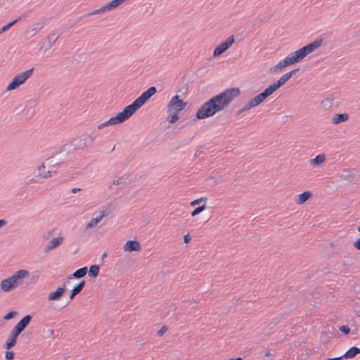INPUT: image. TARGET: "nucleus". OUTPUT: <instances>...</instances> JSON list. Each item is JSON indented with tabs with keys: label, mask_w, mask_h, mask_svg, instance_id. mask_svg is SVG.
<instances>
[{
	"label": "nucleus",
	"mask_w": 360,
	"mask_h": 360,
	"mask_svg": "<svg viewBox=\"0 0 360 360\" xmlns=\"http://www.w3.org/2000/svg\"><path fill=\"white\" fill-rule=\"evenodd\" d=\"M18 313L15 311H9L8 314H6L4 319L5 320H11L13 318H15L16 316H17Z\"/></svg>",
	"instance_id": "37"
},
{
	"label": "nucleus",
	"mask_w": 360,
	"mask_h": 360,
	"mask_svg": "<svg viewBox=\"0 0 360 360\" xmlns=\"http://www.w3.org/2000/svg\"><path fill=\"white\" fill-rule=\"evenodd\" d=\"M251 108H250V105H248V103H247L245 105H244L243 108H242V111H248L249 110H250Z\"/></svg>",
	"instance_id": "45"
},
{
	"label": "nucleus",
	"mask_w": 360,
	"mask_h": 360,
	"mask_svg": "<svg viewBox=\"0 0 360 360\" xmlns=\"http://www.w3.org/2000/svg\"><path fill=\"white\" fill-rule=\"evenodd\" d=\"M131 117L130 114L124 108L122 112H118L115 116L104 122L103 124L105 127L120 124L127 120Z\"/></svg>",
	"instance_id": "7"
},
{
	"label": "nucleus",
	"mask_w": 360,
	"mask_h": 360,
	"mask_svg": "<svg viewBox=\"0 0 360 360\" xmlns=\"http://www.w3.org/2000/svg\"><path fill=\"white\" fill-rule=\"evenodd\" d=\"M104 127H105V125H104L103 122V123H101V124H98V127H97V128H98V129H103V128H104Z\"/></svg>",
	"instance_id": "52"
},
{
	"label": "nucleus",
	"mask_w": 360,
	"mask_h": 360,
	"mask_svg": "<svg viewBox=\"0 0 360 360\" xmlns=\"http://www.w3.org/2000/svg\"><path fill=\"white\" fill-rule=\"evenodd\" d=\"M99 266L97 264L91 265L89 269V276L91 278H96L98 276L99 273Z\"/></svg>",
	"instance_id": "29"
},
{
	"label": "nucleus",
	"mask_w": 360,
	"mask_h": 360,
	"mask_svg": "<svg viewBox=\"0 0 360 360\" xmlns=\"http://www.w3.org/2000/svg\"><path fill=\"white\" fill-rule=\"evenodd\" d=\"M240 95V90L238 87L224 90L204 103L196 112V118L202 120L214 115L217 112L227 108Z\"/></svg>",
	"instance_id": "1"
},
{
	"label": "nucleus",
	"mask_w": 360,
	"mask_h": 360,
	"mask_svg": "<svg viewBox=\"0 0 360 360\" xmlns=\"http://www.w3.org/2000/svg\"><path fill=\"white\" fill-rule=\"evenodd\" d=\"M248 103L250 105V108H252L255 107V105L251 101H250Z\"/></svg>",
	"instance_id": "51"
},
{
	"label": "nucleus",
	"mask_w": 360,
	"mask_h": 360,
	"mask_svg": "<svg viewBox=\"0 0 360 360\" xmlns=\"http://www.w3.org/2000/svg\"><path fill=\"white\" fill-rule=\"evenodd\" d=\"M265 356H271V354H270L269 351H266V353H265Z\"/></svg>",
	"instance_id": "53"
},
{
	"label": "nucleus",
	"mask_w": 360,
	"mask_h": 360,
	"mask_svg": "<svg viewBox=\"0 0 360 360\" xmlns=\"http://www.w3.org/2000/svg\"><path fill=\"white\" fill-rule=\"evenodd\" d=\"M178 114L179 112H174V114L167 117V121L171 124L175 123L179 118Z\"/></svg>",
	"instance_id": "32"
},
{
	"label": "nucleus",
	"mask_w": 360,
	"mask_h": 360,
	"mask_svg": "<svg viewBox=\"0 0 360 360\" xmlns=\"http://www.w3.org/2000/svg\"><path fill=\"white\" fill-rule=\"evenodd\" d=\"M32 318L31 315L27 314L14 326L4 345V349L8 350L16 345L18 337L29 325Z\"/></svg>",
	"instance_id": "3"
},
{
	"label": "nucleus",
	"mask_w": 360,
	"mask_h": 360,
	"mask_svg": "<svg viewBox=\"0 0 360 360\" xmlns=\"http://www.w3.org/2000/svg\"><path fill=\"white\" fill-rule=\"evenodd\" d=\"M95 138L96 136H93L91 134L84 139L75 138L71 141L70 144L73 146L74 149H84L88 145L91 144L95 140Z\"/></svg>",
	"instance_id": "8"
},
{
	"label": "nucleus",
	"mask_w": 360,
	"mask_h": 360,
	"mask_svg": "<svg viewBox=\"0 0 360 360\" xmlns=\"http://www.w3.org/2000/svg\"><path fill=\"white\" fill-rule=\"evenodd\" d=\"M120 4H122L121 0H112L109 3L106 4L105 6L101 7L100 8L89 13L86 15H92L96 14H99L101 13L110 11L117 7H118Z\"/></svg>",
	"instance_id": "10"
},
{
	"label": "nucleus",
	"mask_w": 360,
	"mask_h": 360,
	"mask_svg": "<svg viewBox=\"0 0 360 360\" xmlns=\"http://www.w3.org/2000/svg\"><path fill=\"white\" fill-rule=\"evenodd\" d=\"M65 148V146H63V148L61 151L59 153L58 155L56 158L55 160L53 161V163L56 166L60 165L68 160V153H63V151L64 150V148Z\"/></svg>",
	"instance_id": "15"
},
{
	"label": "nucleus",
	"mask_w": 360,
	"mask_h": 360,
	"mask_svg": "<svg viewBox=\"0 0 360 360\" xmlns=\"http://www.w3.org/2000/svg\"><path fill=\"white\" fill-rule=\"evenodd\" d=\"M59 36H57V37H55L54 34H50L49 36H48V39H49V41L50 43V45L49 46L51 47L53 44L56 43V41H57V39H58Z\"/></svg>",
	"instance_id": "36"
},
{
	"label": "nucleus",
	"mask_w": 360,
	"mask_h": 360,
	"mask_svg": "<svg viewBox=\"0 0 360 360\" xmlns=\"http://www.w3.org/2000/svg\"><path fill=\"white\" fill-rule=\"evenodd\" d=\"M87 272V268L86 267H82L77 270H76L72 274H71L68 279H71L72 277L75 278H81L84 277Z\"/></svg>",
	"instance_id": "27"
},
{
	"label": "nucleus",
	"mask_w": 360,
	"mask_h": 360,
	"mask_svg": "<svg viewBox=\"0 0 360 360\" xmlns=\"http://www.w3.org/2000/svg\"><path fill=\"white\" fill-rule=\"evenodd\" d=\"M34 68H32L23 72H21L17 75H15L12 81L9 83V84L6 87V91H12L18 89L20 85L24 84L25 81L30 77L32 74L33 73Z\"/></svg>",
	"instance_id": "5"
},
{
	"label": "nucleus",
	"mask_w": 360,
	"mask_h": 360,
	"mask_svg": "<svg viewBox=\"0 0 360 360\" xmlns=\"http://www.w3.org/2000/svg\"><path fill=\"white\" fill-rule=\"evenodd\" d=\"M0 286L1 290L4 292H10L15 288L9 278L2 280Z\"/></svg>",
	"instance_id": "21"
},
{
	"label": "nucleus",
	"mask_w": 360,
	"mask_h": 360,
	"mask_svg": "<svg viewBox=\"0 0 360 360\" xmlns=\"http://www.w3.org/2000/svg\"><path fill=\"white\" fill-rule=\"evenodd\" d=\"M312 195L311 191H306L298 195L297 198L296 199V203L297 205H302L305 203Z\"/></svg>",
	"instance_id": "20"
},
{
	"label": "nucleus",
	"mask_w": 360,
	"mask_h": 360,
	"mask_svg": "<svg viewBox=\"0 0 360 360\" xmlns=\"http://www.w3.org/2000/svg\"><path fill=\"white\" fill-rule=\"evenodd\" d=\"M272 91L269 87H266L262 93H259L255 96L259 104L262 103L267 97L272 94Z\"/></svg>",
	"instance_id": "23"
},
{
	"label": "nucleus",
	"mask_w": 360,
	"mask_h": 360,
	"mask_svg": "<svg viewBox=\"0 0 360 360\" xmlns=\"http://www.w3.org/2000/svg\"><path fill=\"white\" fill-rule=\"evenodd\" d=\"M80 191H81V188H73L71 191L73 193H76Z\"/></svg>",
	"instance_id": "49"
},
{
	"label": "nucleus",
	"mask_w": 360,
	"mask_h": 360,
	"mask_svg": "<svg viewBox=\"0 0 360 360\" xmlns=\"http://www.w3.org/2000/svg\"><path fill=\"white\" fill-rule=\"evenodd\" d=\"M155 86H150L143 91L140 96L135 99L130 105L125 107L128 112L132 116L136 110L143 105L155 93Z\"/></svg>",
	"instance_id": "4"
},
{
	"label": "nucleus",
	"mask_w": 360,
	"mask_h": 360,
	"mask_svg": "<svg viewBox=\"0 0 360 360\" xmlns=\"http://www.w3.org/2000/svg\"><path fill=\"white\" fill-rule=\"evenodd\" d=\"M340 330L345 335H348L350 333V328L348 326H342L340 327Z\"/></svg>",
	"instance_id": "40"
},
{
	"label": "nucleus",
	"mask_w": 360,
	"mask_h": 360,
	"mask_svg": "<svg viewBox=\"0 0 360 360\" xmlns=\"http://www.w3.org/2000/svg\"><path fill=\"white\" fill-rule=\"evenodd\" d=\"M333 98L331 97H328L323 99L321 103V107L325 110H330L333 106Z\"/></svg>",
	"instance_id": "28"
},
{
	"label": "nucleus",
	"mask_w": 360,
	"mask_h": 360,
	"mask_svg": "<svg viewBox=\"0 0 360 360\" xmlns=\"http://www.w3.org/2000/svg\"><path fill=\"white\" fill-rule=\"evenodd\" d=\"M86 284L85 281H81L77 285H75L71 290L70 295V300H73L76 295L79 294L84 288Z\"/></svg>",
	"instance_id": "18"
},
{
	"label": "nucleus",
	"mask_w": 360,
	"mask_h": 360,
	"mask_svg": "<svg viewBox=\"0 0 360 360\" xmlns=\"http://www.w3.org/2000/svg\"><path fill=\"white\" fill-rule=\"evenodd\" d=\"M168 330V327L167 326H163L157 333L159 337L162 336Z\"/></svg>",
	"instance_id": "41"
},
{
	"label": "nucleus",
	"mask_w": 360,
	"mask_h": 360,
	"mask_svg": "<svg viewBox=\"0 0 360 360\" xmlns=\"http://www.w3.org/2000/svg\"><path fill=\"white\" fill-rule=\"evenodd\" d=\"M14 25H15V23L13 21H11L9 23L6 24V25L3 26L1 28H0V34L4 33V32L8 30Z\"/></svg>",
	"instance_id": "35"
},
{
	"label": "nucleus",
	"mask_w": 360,
	"mask_h": 360,
	"mask_svg": "<svg viewBox=\"0 0 360 360\" xmlns=\"http://www.w3.org/2000/svg\"><path fill=\"white\" fill-rule=\"evenodd\" d=\"M344 358L342 356H338V357H334V358H329L328 360H341Z\"/></svg>",
	"instance_id": "47"
},
{
	"label": "nucleus",
	"mask_w": 360,
	"mask_h": 360,
	"mask_svg": "<svg viewBox=\"0 0 360 360\" xmlns=\"http://www.w3.org/2000/svg\"><path fill=\"white\" fill-rule=\"evenodd\" d=\"M354 246L359 250H360V238L357 239L354 243Z\"/></svg>",
	"instance_id": "44"
},
{
	"label": "nucleus",
	"mask_w": 360,
	"mask_h": 360,
	"mask_svg": "<svg viewBox=\"0 0 360 360\" xmlns=\"http://www.w3.org/2000/svg\"><path fill=\"white\" fill-rule=\"evenodd\" d=\"M30 11H27L25 12H24L23 13H22L19 17H18L16 19H15L14 20H13V22L15 24L17 23L18 21L21 20L23 18H25L28 14L30 13Z\"/></svg>",
	"instance_id": "39"
},
{
	"label": "nucleus",
	"mask_w": 360,
	"mask_h": 360,
	"mask_svg": "<svg viewBox=\"0 0 360 360\" xmlns=\"http://www.w3.org/2000/svg\"><path fill=\"white\" fill-rule=\"evenodd\" d=\"M205 209H206V205L204 203L203 205H200L198 207H196L195 210H193L191 212V214L192 217H195V216L199 214L200 213H201Z\"/></svg>",
	"instance_id": "30"
},
{
	"label": "nucleus",
	"mask_w": 360,
	"mask_h": 360,
	"mask_svg": "<svg viewBox=\"0 0 360 360\" xmlns=\"http://www.w3.org/2000/svg\"><path fill=\"white\" fill-rule=\"evenodd\" d=\"M272 91L269 87H266L262 93H259L255 96L259 104L262 103L267 97L272 94Z\"/></svg>",
	"instance_id": "24"
},
{
	"label": "nucleus",
	"mask_w": 360,
	"mask_h": 360,
	"mask_svg": "<svg viewBox=\"0 0 360 360\" xmlns=\"http://www.w3.org/2000/svg\"><path fill=\"white\" fill-rule=\"evenodd\" d=\"M50 170L44 171L45 166L44 164H42L41 166L39 167V175L43 178H49L51 176L52 172H56L55 169V165H52L49 167Z\"/></svg>",
	"instance_id": "16"
},
{
	"label": "nucleus",
	"mask_w": 360,
	"mask_h": 360,
	"mask_svg": "<svg viewBox=\"0 0 360 360\" xmlns=\"http://www.w3.org/2000/svg\"><path fill=\"white\" fill-rule=\"evenodd\" d=\"M15 357V353L13 351L7 350L5 352V358L7 360H13Z\"/></svg>",
	"instance_id": "38"
},
{
	"label": "nucleus",
	"mask_w": 360,
	"mask_h": 360,
	"mask_svg": "<svg viewBox=\"0 0 360 360\" xmlns=\"http://www.w3.org/2000/svg\"><path fill=\"white\" fill-rule=\"evenodd\" d=\"M141 249L140 243L136 240H127L123 247L125 252L139 251Z\"/></svg>",
	"instance_id": "12"
},
{
	"label": "nucleus",
	"mask_w": 360,
	"mask_h": 360,
	"mask_svg": "<svg viewBox=\"0 0 360 360\" xmlns=\"http://www.w3.org/2000/svg\"><path fill=\"white\" fill-rule=\"evenodd\" d=\"M357 231H358L359 232H360V226H358V228H357Z\"/></svg>",
	"instance_id": "56"
},
{
	"label": "nucleus",
	"mask_w": 360,
	"mask_h": 360,
	"mask_svg": "<svg viewBox=\"0 0 360 360\" xmlns=\"http://www.w3.org/2000/svg\"><path fill=\"white\" fill-rule=\"evenodd\" d=\"M29 276L28 271L25 269H20L15 272L9 278L14 287H17L22 283L23 279Z\"/></svg>",
	"instance_id": "11"
},
{
	"label": "nucleus",
	"mask_w": 360,
	"mask_h": 360,
	"mask_svg": "<svg viewBox=\"0 0 360 360\" xmlns=\"http://www.w3.org/2000/svg\"><path fill=\"white\" fill-rule=\"evenodd\" d=\"M349 120V115L347 113H336L332 118V123L333 124H338L345 122Z\"/></svg>",
	"instance_id": "17"
},
{
	"label": "nucleus",
	"mask_w": 360,
	"mask_h": 360,
	"mask_svg": "<svg viewBox=\"0 0 360 360\" xmlns=\"http://www.w3.org/2000/svg\"><path fill=\"white\" fill-rule=\"evenodd\" d=\"M252 102H253V103L255 105V106L259 105V103L257 102V100L256 99L255 96L250 100Z\"/></svg>",
	"instance_id": "48"
},
{
	"label": "nucleus",
	"mask_w": 360,
	"mask_h": 360,
	"mask_svg": "<svg viewBox=\"0 0 360 360\" xmlns=\"http://www.w3.org/2000/svg\"><path fill=\"white\" fill-rule=\"evenodd\" d=\"M187 105V103L181 100L179 96H173L167 104V108L168 112L174 111L179 112L184 110Z\"/></svg>",
	"instance_id": "6"
},
{
	"label": "nucleus",
	"mask_w": 360,
	"mask_h": 360,
	"mask_svg": "<svg viewBox=\"0 0 360 360\" xmlns=\"http://www.w3.org/2000/svg\"><path fill=\"white\" fill-rule=\"evenodd\" d=\"M325 161L326 155L324 154H319L316 155L314 158L311 159L309 162L311 165L316 167L323 163Z\"/></svg>",
	"instance_id": "25"
},
{
	"label": "nucleus",
	"mask_w": 360,
	"mask_h": 360,
	"mask_svg": "<svg viewBox=\"0 0 360 360\" xmlns=\"http://www.w3.org/2000/svg\"><path fill=\"white\" fill-rule=\"evenodd\" d=\"M191 240V236L188 233L184 236V242L185 243H188Z\"/></svg>",
	"instance_id": "43"
},
{
	"label": "nucleus",
	"mask_w": 360,
	"mask_h": 360,
	"mask_svg": "<svg viewBox=\"0 0 360 360\" xmlns=\"http://www.w3.org/2000/svg\"><path fill=\"white\" fill-rule=\"evenodd\" d=\"M64 238L63 237L59 236L56 238H53L49 243L47 246L44 248V252H48L51 251V250L57 248L60 245L62 244Z\"/></svg>",
	"instance_id": "14"
},
{
	"label": "nucleus",
	"mask_w": 360,
	"mask_h": 360,
	"mask_svg": "<svg viewBox=\"0 0 360 360\" xmlns=\"http://www.w3.org/2000/svg\"><path fill=\"white\" fill-rule=\"evenodd\" d=\"M7 221L5 219H0V228L6 225Z\"/></svg>",
	"instance_id": "46"
},
{
	"label": "nucleus",
	"mask_w": 360,
	"mask_h": 360,
	"mask_svg": "<svg viewBox=\"0 0 360 360\" xmlns=\"http://www.w3.org/2000/svg\"><path fill=\"white\" fill-rule=\"evenodd\" d=\"M104 217H105V212L104 210L101 211L98 217L92 218L90 220V221L86 225V229H90L96 226Z\"/></svg>",
	"instance_id": "19"
},
{
	"label": "nucleus",
	"mask_w": 360,
	"mask_h": 360,
	"mask_svg": "<svg viewBox=\"0 0 360 360\" xmlns=\"http://www.w3.org/2000/svg\"><path fill=\"white\" fill-rule=\"evenodd\" d=\"M286 82V80L283 77V76L278 79L276 82L270 84L268 87L269 89L274 93L278 89H279L281 86H283Z\"/></svg>",
	"instance_id": "26"
},
{
	"label": "nucleus",
	"mask_w": 360,
	"mask_h": 360,
	"mask_svg": "<svg viewBox=\"0 0 360 360\" xmlns=\"http://www.w3.org/2000/svg\"><path fill=\"white\" fill-rule=\"evenodd\" d=\"M126 0H121L122 4L124 3Z\"/></svg>",
	"instance_id": "57"
},
{
	"label": "nucleus",
	"mask_w": 360,
	"mask_h": 360,
	"mask_svg": "<svg viewBox=\"0 0 360 360\" xmlns=\"http://www.w3.org/2000/svg\"><path fill=\"white\" fill-rule=\"evenodd\" d=\"M123 177L120 176L117 179L114 180L112 184L109 186V188L112 189V185H119L122 183Z\"/></svg>",
	"instance_id": "42"
},
{
	"label": "nucleus",
	"mask_w": 360,
	"mask_h": 360,
	"mask_svg": "<svg viewBox=\"0 0 360 360\" xmlns=\"http://www.w3.org/2000/svg\"><path fill=\"white\" fill-rule=\"evenodd\" d=\"M53 330H49V334H50L51 335H53Z\"/></svg>",
	"instance_id": "54"
},
{
	"label": "nucleus",
	"mask_w": 360,
	"mask_h": 360,
	"mask_svg": "<svg viewBox=\"0 0 360 360\" xmlns=\"http://www.w3.org/2000/svg\"><path fill=\"white\" fill-rule=\"evenodd\" d=\"M360 354V348L357 347H352L349 348L342 356L345 359H352L357 354Z\"/></svg>",
	"instance_id": "22"
},
{
	"label": "nucleus",
	"mask_w": 360,
	"mask_h": 360,
	"mask_svg": "<svg viewBox=\"0 0 360 360\" xmlns=\"http://www.w3.org/2000/svg\"><path fill=\"white\" fill-rule=\"evenodd\" d=\"M44 26V22H39L36 24L34 28L31 29L32 36H34L38 31H39Z\"/></svg>",
	"instance_id": "33"
},
{
	"label": "nucleus",
	"mask_w": 360,
	"mask_h": 360,
	"mask_svg": "<svg viewBox=\"0 0 360 360\" xmlns=\"http://www.w3.org/2000/svg\"><path fill=\"white\" fill-rule=\"evenodd\" d=\"M235 42L234 35H231L228 39L217 46L213 51V57H218L225 53Z\"/></svg>",
	"instance_id": "9"
},
{
	"label": "nucleus",
	"mask_w": 360,
	"mask_h": 360,
	"mask_svg": "<svg viewBox=\"0 0 360 360\" xmlns=\"http://www.w3.org/2000/svg\"><path fill=\"white\" fill-rule=\"evenodd\" d=\"M245 111H242V108H241V109L238 110L237 112H236V115L238 116V115H240V114H242Z\"/></svg>",
	"instance_id": "50"
},
{
	"label": "nucleus",
	"mask_w": 360,
	"mask_h": 360,
	"mask_svg": "<svg viewBox=\"0 0 360 360\" xmlns=\"http://www.w3.org/2000/svg\"><path fill=\"white\" fill-rule=\"evenodd\" d=\"M65 290L66 287L65 284L64 283L63 287H59L55 291L49 293L48 296V300L56 301L60 300L61 297L63 296L64 293L65 292Z\"/></svg>",
	"instance_id": "13"
},
{
	"label": "nucleus",
	"mask_w": 360,
	"mask_h": 360,
	"mask_svg": "<svg viewBox=\"0 0 360 360\" xmlns=\"http://www.w3.org/2000/svg\"><path fill=\"white\" fill-rule=\"evenodd\" d=\"M207 200V198L205 197H200V198H198V199H195L194 200H193L191 202V206H195L197 205H199L200 203L201 202H205Z\"/></svg>",
	"instance_id": "34"
},
{
	"label": "nucleus",
	"mask_w": 360,
	"mask_h": 360,
	"mask_svg": "<svg viewBox=\"0 0 360 360\" xmlns=\"http://www.w3.org/2000/svg\"><path fill=\"white\" fill-rule=\"evenodd\" d=\"M323 43L321 39H316L313 42L300 48L297 51L290 53L284 60H281L276 65L270 69L271 72L281 70L283 68L297 63L304 59L307 55L313 53L316 49L319 48Z\"/></svg>",
	"instance_id": "2"
},
{
	"label": "nucleus",
	"mask_w": 360,
	"mask_h": 360,
	"mask_svg": "<svg viewBox=\"0 0 360 360\" xmlns=\"http://www.w3.org/2000/svg\"><path fill=\"white\" fill-rule=\"evenodd\" d=\"M106 257V253L104 252L103 255H102V257Z\"/></svg>",
	"instance_id": "55"
},
{
	"label": "nucleus",
	"mask_w": 360,
	"mask_h": 360,
	"mask_svg": "<svg viewBox=\"0 0 360 360\" xmlns=\"http://www.w3.org/2000/svg\"><path fill=\"white\" fill-rule=\"evenodd\" d=\"M299 68L293 69L290 72H286L283 75V77L286 80V82L290 79L292 75H295L297 71H299Z\"/></svg>",
	"instance_id": "31"
}]
</instances>
